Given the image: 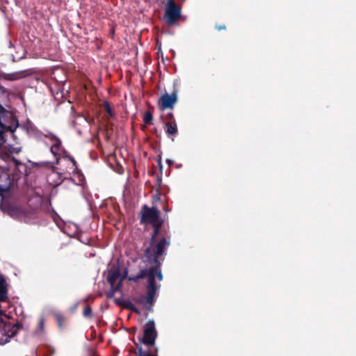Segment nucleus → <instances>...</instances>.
<instances>
[{
  "label": "nucleus",
  "instance_id": "f257e3e1",
  "mask_svg": "<svg viewBox=\"0 0 356 356\" xmlns=\"http://www.w3.org/2000/svg\"><path fill=\"white\" fill-rule=\"evenodd\" d=\"M156 337L154 321L149 320L144 325L143 336L138 337L140 343L134 341L137 350L133 353L137 356H158V349L155 346Z\"/></svg>",
  "mask_w": 356,
  "mask_h": 356
},
{
  "label": "nucleus",
  "instance_id": "f03ea898",
  "mask_svg": "<svg viewBox=\"0 0 356 356\" xmlns=\"http://www.w3.org/2000/svg\"><path fill=\"white\" fill-rule=\"evenodd\" d=\"M167 244L165 241L163 240L159 244L155 247V252L150 254H144L147 260L154 264V266L150 267V269H156L153 271V274L155 277H156L158 280L161 281L163 280V275L161 270V261L159 257L163 254H165L166 252H163L164 245Z\"/></svg>",
  "mask_w": 356,
  "mask_h": 356
},
{
  "label": "nucleus",
  "instance_id": "7ed1b4c3",
  "mask_svg": "<svg viewBox=\"0 0 356 356\" xmlns=\"http://www.w3.org/2000/svg\"><path fill=\"white\" fill-rule=\"evenodd\" d=\"M181 17V6L175 0H167L165 5L164 19L169 26L175 25Z\"/></svg>",
  "mask_w": 356,
  "mask_h": 356
},
{
  "label": "nucleus",
  "instance_id": "20e7f679",
  "mask_svg": "<svg viewBox=\"0 0 356 356\" xmlns=\"http://www.w3.org/2000/svg\"><path fill=\"white\" fill-rule=\"evenodd\" d=\"M153 225V232L151 236L150 241H149V247L147 248L145 250L144 254H150L154 252L155 247L156 245L159 244L163 240L165 241L166 243L163 247V252H166V249L170 245V237H162L158 241H156V238L159 235L160 232V229L163 224V220L160 218L157 220L156 222L150 223Z\"/></svg>",
  "mask_w": 356,
  "mask_h": 356
},
{
  "label": "nucleus",
  "instance_id": "39448f33",
  "mask_svg": "<svg viewBox=\"0 0 356 356\" xmlns=\"http://www.w3.org/2000/svg\"><path fill=\"white\" fill-rule=\"evenodd\" d=\"M140 223L149 224L156 222L160 218V211L155 207H149L144 204L139 213Z\"/></svg>",
  "mask_w": 356,
  "mask_h": 356
},
{
  "label": "nucleus",
  "instance_id": "423d86ee",
  "mask_svg": "<svg viewBox=\"0 0 356 356\" xmlns=\"http://www.w3.org/2000/svg\"><path fill=\"white\" fill-rule=\"evenodd\" d=\"M155 269H142L139 271V273L135 276H130L128 277V280L133 281L134 282H137L140 279H143L145 277H147V290H154L157 291L160 286H157L156 284L155 276L153 274V271Z\"/></svg>",
  "mask_w": 356,
  "mask_h": 356
},
{
  "label": "nucleus",
  "instance_id": "0eeeda50",
  "mask_svg": "<svg viewBox=\"0 0 356 356\" xmlns=\"http://www.w3.org/2000/svg\"><path fill=\"white\" fill-rule=\"evenodd\" d=\"M11 185L9 174L0 166V196L1 200L8 195Z\"/></svg>",
  "mask_w": 356,
  "mask_h": 356
},
{
  "label": "nucleus",
  "instance_id": "6e6552de",
  "mask_svg": "<svg viewBox=\"0 0 356 356\" xmlns=\"http://www.w3.org/2000/svg\"><path fill=\"white\" fill-rule=\"evenodd\" d=\"M177 101V91L174 90L171 95L165 93L159 99L160 108L165 110L168 108L172 109Z\"/></svg>",
  "mask_w": 356,
  "mask_h": 356
},
{
  "label": "nucleus",
  "instance_id": "1a4fd4ad",
  "mask_svg": "<svg viewBox=\"0 0 356 356\" xmlns=\"http://www.w3.org/2000/svg\"><path fill=\"white\" fill-rule=\"evenodd\" d=\"M45 137L49 138L51 142H53V144L50 148V151L54 156H56L58 154V153L62 150V143L61 140L54 134L49 133L48 134L45 135Z\"/></svg>",
  "mask_w": 356,
  "mask_h": 356
},
{
  "label": "nucleus",
  "instance_id": "9d476101",
  "mask_svg": "<svg viewBox=\"0 0 356 356\" xmlns=\"http://www.w3.org/2000/svg\"><path fill=\"white\" fill-rule=\"evenodd\" d=\"M165 127V133L167 136L174 140V137L178 134V129L177 122L174 121H163Z\"/></svg>",
  "mask_w": 356,
  "mask_h": 356
},
{
  "label": "nucleus",
  "instance_id": "9b49d317",
  "mask_svg": "<svg viewBox=\"0 0 356 356\" xmlns=\"http://www.w3.org/2000/svg\"><path fill=\"white\" fill-rule=\"evenodd\" d=\"M12 114L0 103V126L6 125L5 123L8 122Z\"/></svg>",
  "mask_w": 356,
  "mask_h": 356
},
{
  "label": "nucleus",
  "instance_id": "f8f14e48",
  "mask_svg": "<svg viewBox=\"0 0 356 356\" xmlns=\"http://www.w3.org/2000/svg\"><path fill=\"white\" fill-rule=\"evenodd\" d=\"M120 276V271L119 268L110 270L108 273L107 281L110 285H113V284L116 283Z\"/></svg>",
  "mask_w": 356,
  "mask_h": 356
},
{
  "label": "nucleus",
  "instance_id": "ddd939ff",
  "mask_svg": "<svg viewBox=\"0 0 356 356\" xmlns=\"http://www.w3.org/2000/svg\"><path fill=\"white\" fill-rule=\"evenodd\" d=\"M115 302L117 303V305L122 306V307H124L125 309H130L131 311H132L135 313H137V314L139 313L138 309L129 300H125V301L121 302L119 300L115 299Z\"/></svg>",
  "mask_w": 356,
  "mask_h": 356
},
{
  "label": "nucleus",
  "instance_id": "4468645a",
  "mask_svg": "<svg viewBox=\"0 0 356 356\" xmlns=\"http://www.w3.org/2000/svg\"><path fill=\"white\" fill-rule=\"evenodd\" d=\"M156 293V291L147 289V296H145L146 304L152 305L154 302Z\"/></svg>",
  "mask_w": 356,
  "mask_h": 356
},
{
  "label": "nucleus",
  "instance_id": "2eb2a0df",
  "mask_svg": "<svg viewBox=\"0 0 356 356\" xmlns=\"http://www.w3.org/2000/svg\"><path fill=\"white\" fill-rule=\"evenodd\" d=\"M3 78L8 81H15L21 78V73L19 72L4 74Z\"/></svg>",
  "mask_w": 356,
  "mask_h": 356
},
{
  "label": "nucleus",
  "instance_id": "dca6fc26",
  "mask_svg": "<svg viewBox=\"0 0 356 356\" xmlns=\"http://www.w3.org/2000/svg\"><path fill=\"white\" fill-rule=\"evenodd\" d=\"M102 107L104 108L105 111L109 115L111 118H113L115 114L110 106V104L107 101H104L102 104Z\"/></svg>",
  "mask_w": 356,
  "mask_h": 356
},
{
  "label": "nucleus",
  "instance_id": "f3484780",
  "mask_svg": "<svg viewBox=\"0 0 356 356\" xmlns=\"http://www.w3.org/2000/svg\"><path fill=\"white\" fill-rule=\"evenodd\" d=\"M44 332V318L40 317L39 320L38 327L35 330L37 334H40Z\"/></svg>",
  "mask_w": 356,
  "mask_h": 356
},
{
  "label": "nucleus",
  "instance_id": "a211bd4d",
  "mask_svg": "<svg viewBox=\"0 0 356 356\" xmlns=\"http://www.w3.org/2000/svg\"><path fill=\"white\" fill-rule=\"evenodd\" d=\"M143 121L145 124H151L153 121V115L149 111H145L143 116Z\"/></svg>",
  "mask_w": 356,
  "mask_h": 356
},
{
  "label": "nucleus",
  "instance_id": "6ab92c4d",
  "mask_svg": "<svg viewBox=\"0 0 356 356\" xmlns=\"http://www.w3.org/2000/svg\"><path fill=\"white\" fill-rule=\"evenodd\" d=\"M161 183H162V177H161V176H158L156 178V186H157L156 197L157 200H160V196H161L160 186L161 185Z\"/></svg>",
  "mask_w": 356,
  "mask_h": 356
},
{
  "label": "nucleus",
  "instance_id": "aec40b11",
  "mask_svg": "<svg viewBox=\"0 0 356 356\" xmlns=\"http://www.w3.org/2000/svg\"><path fill=\"white\" fill-rule=\"evenodd\" d=\"M54 317L58 323V327L61 329L63 327V323L65 321L64 316L60 313H56L54 314Z\"/></svg>",
  "mask_w": 356,
  "mask_h": 356
},
{
  "label": "nucleus",
  "instance_id": "412c9836",
  "mask_svg": "<svg viewBox=\"0 0 356 356\" xmlns=\"http://www.w3.org/2000/svg\"><path fill=\"white\" fill-rule=\"evenodd\" d=\"M8 127L7 125L0 126V147L6 142L3 129Z\"/></svg>",
  "mask_w": 356,
  "mask_h": 356
},
{
  "label": "nucleus",
  "instance_id": "4be33fe9",
  "mask_svg": "<svg viewBox=\"0 0 356 356\" xmlns=\"http://www.w3.org/2000/svg\"><path fill=\"white\" fill-rule=\"evenodd\" d=\"M83 315L86 318H92V309L89 305H87L84 307Z\"/></svg>",
  "mask_w": 356,
  "mask_h": 356
},
{
  "label": "nucleus",
  "instance_id": "5701e85b",
  "mask_svg": "<svg viewBox=\"0 0 356 356\" xmlns=\"http://www.w3.org/2000/svg\"><path fill=\"white\" fill-rule=\"evenodd\" d=\"M7 91L6 88L1 86H0V103L1 104L3 102V99L7 98Z\"/></svg>",
  "mask_w": 356,
  "mask_h": 356
},
{
  "label": "nucleus",
  "instance_id": "b1692460",
  "mask_svg": "<svg viewBox=\"0 0 356 356\" xmlns=\"http://www.w3.org/2000/svg\"><path fill=\"white\" fill-rule=\"evenodd\" d=\"M122 286V280H120L118 283H115L113 285H111L110 291H113L115 293V292L120 290V288Z\"/></svg>",
  "mask_w": 356,
  "mask_h": 356
},
{
  "label": "nucleus",
  "instance_id": "393cba45",
  "mask_svg": "<svg viewBox=\"0 0 356 356\" xmlns=\"http://www.w3.org/2000/svg\"><path fill=\"white\" fill-rule=\"evenodd\" d=\"M163 121H174L176 122L175 118L172 112L166 113L163 118Z\"/></svg>",
  "mask_w": 356,
  "mask_h": 356
},
{
  "label": "nucleus",
  "instance_id": "a878e982",
  "mask_svg": "<svg viewBox=\"0 0 356 356\" xmlns=\"http://www.w3.org/2000/svg\"><path fill=\"white\" fill-rule=\"evenodd\" d=\"M156 162L158 163V165H159L160 170H162L163 165H162L161 155V154L158 156V158L156 159Z\"/></svg>",
  "mask_w": 356,
  "mask_h": 356
},
{
  "label": "nucleus",
  "instance_id": "bb28decb",
  "mask_svg": "<svg viewBox=\"0 0 356 356\" xmlns=\"http://www.w3.org/2000/svg\"><path fill=\"white\" fill-rule=\"evenodd\" d=\"M70 161L72 163V165L75 167L76 169H77V163L75 159L72 156H67Z\"/></svg>",
  "mask_w": 356,
  "mask_h": 356
},
{
  "label": "nucleus",
  "instance_id": "cd10ccee",
  "mask_svg": "<svg viewBox=\"0 0 356 356\" xmlns=\"http://www.w3.org/2000/svg\"><path fill=\"white\" fill-rule=\"evenodd\" d=\"M215 28L216 29H217L218 31H222V30H225L226 29V26L225 25H218L216 24L215 26Z\"/></svg>",
  "mask_w": 356,
  "mask_h": 356
},
{
  "label": "nucleus",
  "instance_id": "c85d7f7f",
  "mask_svg": "<svg viewBox=\"0 0 356 356\" xmlns=\"http://www.w3.org/2000/svg\"><path fill=\"white\" fill-rule=\"evenodd\" d=\"M137 302L138 303H140V304H144L145 303V296H140L138 299H137L136 300Z\"/></svg>",
  "mask_w": 356,
  "mask_h": 356
},
{
  "label": "nucleus",
  "instance_id": "c756f323",
  "mask_svg": "<svg viewBox=\"0 0 356 356\" xmlns=\"http://www.w3.org/2000/svg\"><path fill=\"white\" fill-rule=\"evenodd\" d=\"M114 295L115 293H113V291H108L106 293V296L108 298H113L114 297Z\"/></svg>",
  "mask_w": 356,
  "mask_h": 356
},
{
  "label": "nucleus",
  "instance_id": "7c9ffc66",
  "mask_svg": "<svg viewBox=\"0 0 356 356\" xmlns=\"http://www.w3.org/2000/svg\"><path fill=\"white\" fill-rule=\"evenodd\" d=\"M127 273H128V271H127V269H125V270L124 271L123 273V275H122V277L121 279V280L122 281L124 279L127 278L128 280V277L129 276H127Z\"/></svg>",
  "mask_w": 356,
  "mask_h": 356
},
{
  "label": "nucleus",
  "instance_id": "2f4dec72",
  "mask_svg": "<svg viewBox=\"0 0 356 356\" xmlns=\"http://www.w3.org/2000/svg\"><path fill=\"white\" fill-rule=\"evenodd\" d=\"M163 210L166 212L170 211V209H168L167 206L163 207Z\"/></svg>",
  "mask_w": 356,
  "mask_h": 356
},
{
  "label": "nucleus",
  "instance_id": "473e14b6",
  "mask_svg": "<svg viewBox=\"0 0 356 356\" xmlns=\"http://www.w3.org/2000/svg\"><path fill=\"white\" fill-rule=\"evenodd\" d=\"M14 161H15V164H16L17 165H19V164L20 163H19L17 159H14Z\"/></svg>",
  "mask_w": 356,
  "mask_h": 356
},
{
  "label": "nucleus",
  "instance_id": "72a5a7b5",
  "mask_svg": "<svg viewBox=\"0 0 356 356\" xmlns=\"http://www.w3.org/2000/svg\"><path fill=\"white\" fill-rule=\"evenodd\" d=\"M167 162L168 163V164L170 165L173 162L170 160H167Z\"/></svg>",
  "mask_w": 356,
  "mask_h": 356
}]
</instances>
